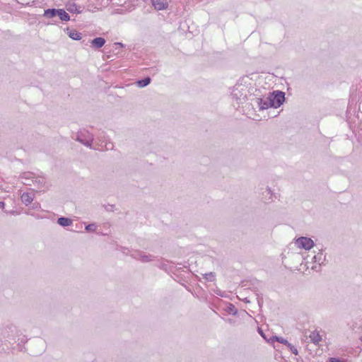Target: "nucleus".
I'll return each instance as SVG.
<instances>
[{"mask_svg": "<svg viewBox=\"0 0 362 362\" xmlns=\"http://www.w3.org/2000/svg\"><path fill=\"white\" fill-rule=\"evenodd\" d=\"M268 102H270L269 98H267L266 99L256 98L255 99V103L257 105V107L259 110H264L268 109L269 107H272V105L268 103Z\"/></svg>", "mask_w": 362, "mask_h": 362, "instance_id": "9", "label": "nucleus"}, {"mask_svg": "<svg viewBox=\"0 0 362 362\" xmlns=\"http://www.w3.org/2000/svg\"><path fill=\"white\" fill-rule=\"evenodd\" d=\"M360 341H362V336L359 338Z\"/></svg>", "mask_w": 362, "mask_h": 362, "instance_id": "32", "label": "nucleus"}, {"mask_svg": "<svg viewBox=\"0 0 362 362\" xmlns=\"http://www.w3.org/2000/svg\"><path fill=\"white\" fill-rule=\"evenodd\" d=\"M287 347L291 350V351L293 354L298 355V349L293 345H292L291 343H288V344L287 345Z\"/></svg>", "mask_w": 362, "mask_h": 362, "instance_id": "26", "label": "nucleus"}, {"mask_svg": "<svg viewBox=\"0 0 362 362\" xmlns=\"http://www.w3.org/2000/svg\"><path fill=\"white\" fill-rule=\"evenodd\" d=\"M66 8L71 13H81L82 12L81 7L75 4H70L67 5Z\"/></svg>", "mask_w": 362, "mask_h": 362, "instance_id": "16", "label": "nucleus"}, {"mask_svg": "<svg viewBox=\"0 0 362 362\" xmlns=\"http://www.w3.org/2000/svg\"><path fill=\"white\" fill-rule=\"evenodd\" d=\"M23 180L22 181L23 184H24L25 185H29V186L33 185L32 181L30 180H25V179H23Z\"/></svg>", "mask_w": 362, "mask_h": 362, "instance_id": "27", "label": "nucleus"}, {"mask_svg": "<svg viewBox=\"0 0 362 362\" xmlns=\"http://www.w3.org/2000/svg\"><path fill=\"white\" fill-rule=\"evenodd\" d=\"M325 260V256L323 255L322 252H318L317 255H315L313 257V265L311 266V269L313 270L318 271L320 266L323 264Z\"/></svg>", "mask_w": 362, "mask_h": 362, "instance_id": "7", "label": "nucleus"}, {"mask_svg": "<svg viewBox=\"0 0 362 362\" xmlns=\"http://www.w3.org/2000/svg\"><path fill=\"white\" fill-rule=\"evenodd\" d=\"M1 334L4 338L14 337L18 334V329L14 325L8 324L1 329Z\"/></svg>", "mask_w": 362, "mask_h": 362, "instance_id": "6", "label": "nucleus"}, {"mask_svg": "<svg viewBox=\"0 0 362 362\" xmlns=\"http://www.w3.org/2000/svg\"><path fill=\"white\" fill-rule=\"evenodd\" d=\"M158 267L162 269H166V264L164 263L160 264Z\"/></svg>", "mask_w": 362, "mask_h": 362, "instance_id": "28", "label": "nucleus"}, {"mask_svg": "<svg viewBox=\"0 0 362 362\" xmlns=\"http://www.w3.org/2000/svg\"><path fill=\"white\" fill-rule=\"evenodd\" d=\"M274 339L281 344H285L286 346H287L289 343L286 339H284L281 337L275 336V337H274Z\"/></svg>", "mask_w": 362, "mask_h": 362, "instance_id": "24", "label": "nucleus"}, {"mask_svg": "<svg viewBox=\"0 0 362 362\" xmlns=\"http://www.w3.org/2000/svg\"><path fill=\"white\" fill-rule=\"evenodd\" d=\"M262 199L264 202H272L276 198L275 194L272 192L269 187H266L264 191L262 192Z\"/></svg>", "mask_w": 362, "mask_h": 362, "instance_id": "10", "label": "nucleus"}, {"mask_svg": "<svg viewBox=\"0 0 362 362\" xmlns=\"http://www.w3.org/2000/svg\"><path fill=\"white\" fill-rule=\"evenodd\" d=\"M131 255L133 258L142 262H148L153 259V257L152 255H146L145 252L141 251H135Z\"/></svg>", "mask_w": 362, "mask_h": 362, "instance_id": "8", "label": "nucleus"}, {"mask_svg": "<svg viewBox=\"0 0 362 362\" xmlns=\"http://www.w3.org/2000/svg\"><path fill=\"white\" fill-rule=\"evenodd\" d=\"M57 223L64 227L69 226L72 224V220L66 217H60L57 219Z\"/></svg>", "mask_w": 362, "mask_h": 362, "instance_id": "18", "label": "nucleus"}, {"mask_svg": "<svg viewBox=\"0 0 362 362\" xmlns=\"http://www.w3.org/2000/svg\"><path fill=\"white\" fill-rule=\"evenodd\" d=\"M105 43V40L103 37H98L94 38L91 41V46L94 48H100L102 47Z\"/></svg>", "mask_w": 362, "mask_h": 362, "instance_id": "13", "label": "nucleus"}, {"mask_svg": "<svg viewBox=\"0 0 362 362\" xmlns=\"http://www.w3.org/2000/svg\"><path fill=\"white\" fill-rule=\"evenodd\" d=\"M57 16L62 21H68L70 20V16L64 9H58Z\"/></svg>", "mask_w": 362, "mask_h": 362, "instance_id": "17", "label": "nucleus"}, {"mask_svg": "<svg viewBox=\"0 0 362 362\" xmlns=\"http://www.w3.org/2000/svg\"><path fill=\"white\" fill-rule=\"evenodd\" d=\"M21 201L22 202L28 206L30 204L32 203V202L33 201V199H34V196L33 194L31 193H28V192H24L23 193V194L21 195Z\"/></svg>", "mask_w": 362, "mask_h": 362, "instance_id": "12", "label": "nucleus"}, {"mask_svg": "<svg viewBox=\"0 0 362 362\" xmlns=\"http://www.w3.org/2000/svg\"><path fill=\"white\" fill-rule=\"evenodd\" d=\"M151 78L150 77H146L144 79L139 80L136 82V84L138 87L139 88H144L148 86L151 83Z\"/></svg>", "mask_w": 362, "mask_h": 362, "instance_id": "20", "label": "nucleus"}, {"mask_svg": "<svg viewBox=\"0 0 362 362\" xmlns=\"http://www.w3.org/2000/svg\"><path fill=\"white\" fill-rule=\"evenodd\" d=\"M204 279L207 281H214L216 279V275L214 272L206 273L203 275Z\"/></svg>", "mask_w": 362, "mask_h": 362, "instance_id": "22", "label": "nucleus"}, {"mask_svg": "<svg viewBox=\"0 0 362 362\" xmlns=\"http://www.w3.org/2000/svg\"><path fill=\"white\" fill-rule=\"evenodd\" d=\"M151 2L155 9L158 11L165 10L168 6L166 0H151Z\"/></svg>", "mask_w": 362, "mask_h": 362, "instance_id": "11", "label": "nucleus"}, {"mask_svg": "<svg viewBox=\"0 0 362 362\" xmlns=\"http://www.w3.org/2000/svg\"><path fill=\"white\" fill-rule=\"evenodd\" d=\"M269 98L270 102H268V103L272 105V107L277 108L284 102L285 93L281 91L274 92Z\"/></svg>", "mask_w": 362, "mask_h": 362, "instance_id": "4", "label": "nucleus"}, {"mask_svg": "<svg viewBox=\"0 0 362 362\" xmlns=\"http://www.w3.org/2000/svg\"><path fill=\"white\" fill-rule=\"evenodd\" d=\"M122 252H123V253H125V251H124V250H122Z\"/></svg>", "mask_w": 362, "mask_h": 362, "instance_id": "33", "label": "nucleus"}, {"mask_svg": "<svg viewBox=\"0 0 362 362\" xmlns=\"http://www.w3.org/2000/svg\"><path fill=\"white\" fill-rule=\"evenodd\" d=\"M58 9L57 8H48L45 10L44 16L46 18H52L57 16Z\"/></svg>", "mask_w": 362, "mask_h": 362, "instance_id": "15", "label": "nucleus"}, {"mask_svg": "<svg viewBox=\"0 0 362 362\" xmlns=\"http://www.w3.org/2000/svg\"><path fill=\"white\" fill-rule=\"evenodd\" d=\"M226 311L233 315H235L238 313V310L236 309V308L231 303H229L228 305L226 307Z\"/></svg>", "mask_w": 362, "mask_h": 362, "instance_id": "21", "label": "nucleus"}, {"mask_svg": "<svg viewBox=\"0 0 362 362\" xmlns=\"http://www.w3.org/2000/svg\"><path fill=\"white\" fill-rule=\"evenodd\" d=\"M259 333L263 336V332L262 331L259 330Z\"/></svg>", "mask_w": 362, "mask_h": 362, "instance_id": "31", "label": "nucleus"}, {"mask_svg": "<svg viewBox=\"0 0 362 362\" xmlns=\"http://www.w3.org/2000/svg\"><path fill=\"white\" fill-rule=\"evenodd\" d=\"M76 140L88 147H91L93 136L88 131L83 129L77 133Z\"/></svg>", "mask_w": 362, "mask_h": 362, "instance_id": "3", "label": "nucleus"}, {"mask_svg": "<svg viewBox=\"0 0 362 362\" xmlns=\"http://www.w3.org/2000/svg\"><path fill=\"white\" fill-rule=\"evenodd\" d=\"M85 229L88 232H95L97 229V226L95 223H90L86 226Z\"/></svg>", "mask_w": 362, "mask_h": 362, "instance_id": "23", "label": "nucleus"}, {"mask_svg": "<svg viewBox=\"0 0 362 362\" xmlns=\"http://www.w3.org/2000/svg\"><path fill=\"white\" fill-rule=\"evenodd\" d=\"M115 45L116 46H119L120 47H123V44L121 42H116Z\"/></svg>", "mask_w": 362, "mask_h": 362, "instance_id": "29", "label": "nucleus"}, {"mask_svg": "<svg viewBox=\"0 0 362 362\" xmlns=\"http://www.w3.org/2000/svg\"><path fill=\"white\" fill-rule=\"evenodd\" d=\"M5 204L3 202H0V208H3Z\"/></svg>", "mask_w": 362, "mask_h": 362, "instance_id": "30", "label": "nucleus"}, {"mask_svg": "<svg viewBox=\"0 0 362 362\" xmlns=\"http://www.w3.org/2000/svg\"><path fill=\"white\" fill-rule=\"evenodd\" d=\"M327 362H346V359L344 358L331 357L327 360Z\"/></svg>", "mask_w": 362, "mask_h": 362, "instance_id": "25", "label": "nucleus"}, {"mask_svg": "<svg viewBox=\"0 0 362 362\" xmlns=\"http://www.w3.org/2000/svg\"><path fill=\"white\" fill-rule=\"evenodd\" d=\"M68 35L69 37L74 40H79L81 39V34L76 30H70L68 32Z\"/></svg>", "mask_w": 362, "mask_h": 362, "instance_id": "19", "label": "nucleus"}, {"mask_svg": "<svg viewBox=\"0 0 362 362\" xmlns=\"http://www.w3.org/2000/svg\"><path fill=\"white\" fill-rule=\"evenodd\" d=\"M295 244L298 248H303L306 250L311 249L314 246L313 240L308 237L298 238L296 239Z\"/></svg>", "mask_w": 362, "mask_h": 362, "instance_id": "5", "label": "nucleus"}, {"mask_svg": "<svg viewBox=\"0 0 362 362\" xmlns=\"http://www.w3.org/2000/svg\"><path fill=\"white\" fill-rule=\"evenodd\" d=\"M247 88L242 86L238 85L233 87L231 92V97L235 100L238 105L243 104L247 97Z\"/></svg>", "mask_w": 362, "mask_h": 362, "instance_id": "1", "label": "nucleus"}, {"mask_svg": "<svg viewBox=\"0 0 362 362\" xmlns=\"http://www.w3.org/2000/svg\"><path fill=\"white\" fill-rule=\"evenodd\" d=\"M21 179L30 180L33 185L37 189H42L46 182V180L42 176H36L32 172H25L21 175Z\"/></svg>", "mask_w": 362, "mask_h": 362, "instance_id": "2", "label": "nucleus"}, {"mask_svg": "<svg viewBox=\"0 0 362 362\" xmlns=\"http://www.w3.org/2000/svg\"><path fill=\"white\" fill-rule=\"evenodd\" d=\"M309 337L310 339V341L315 344H317L322 340L320 334L317 331L312 332Z\"/></svg>", "mask_w": 362, "mask_h": 362, "instance_id": "14", "label": "nucleus"}]
</instances>
